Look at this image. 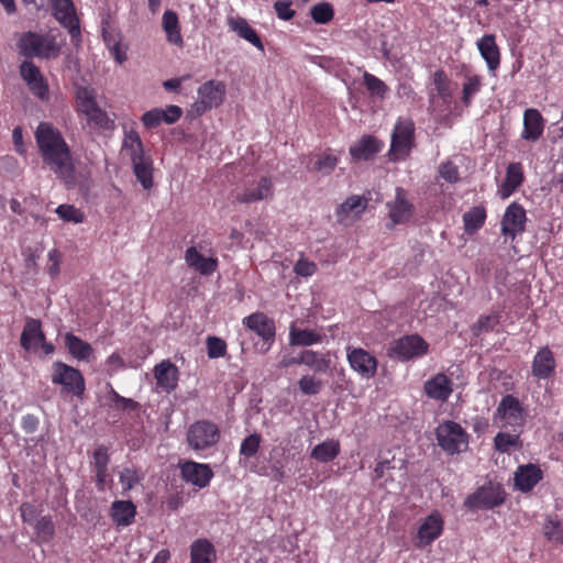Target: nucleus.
Wrapping results in <instances>:
<instances>
[{
	"label": "nucleus",
	"instance_id": "1",
	"mask_svg": "<svg viewBox=\"0 0 563 563\" xmlns=\"http://www.w3.org/2000/svg\"><path fill=\"white\" fill-rule=\"evenodd\" d=\"M34 136L43 163L57 177L70 179L73 155L62 132L49 122H41Z\"/></svg>",
	"mask_w": 563,
	"mask_h": 563
},
{
	"label": "nucleus",
	"instance_id": "2",
	"mask_svg": "<svg viewBox=\"0 0 563 563\" xmlns=\"http://www.w3.org/2000/svg\"><path fill=\"white\" fill-rule=\"evenodd\" d=\"M16 48L26 60L32 58L54 59L60 54V45L56 42L55 36L32 31L20 34Z\"/></svg>",
	"mask_w": 563,
	"mask_h": 563
},
{
	"label": "nucleus",
	"instance_id": "3",
	"mask_svg": "<svg viewBox=\"0 0 563 563\" xmlns=\"http://www.w3.org/2000/svg\"><path fill=\"white\" fill-rule=\"evenodd\" d=\"M415 123L409 118H399L391 133L388 158L390 162L405 161L415 146Z\"/></svg>",
	"mask_w": 563,
	"mask_h": 563
},
{
	"label": "nucleus",
	"instance_id": "4",
	"mask_svg": "<svg viewBox=\"0 0 563 563\" xmlns=\"http://www.w3.org/2000/svg\"><path fill=\"white\" fill-rule=\"evenodd\" d=\"M220 430L209 420H199L192 423L187 431V442L195 451H203L219 442Z\"/></svg>",
	"mask_w": 563,
	"mask_h": 563
},
{
	"label": "nucleus",
	"instance_id": "5",
	"mask_svg": "<svg viewBox=\"0 0 563 563\" xmlns=\"http://www.w3.org/2000/svg\"><path fill=\"white\" fill-rule=\"evenodd\" d=\"M52 383L60 385L64 391L77 397H81L86 388L82 374L63 362L53 364Z\"/></svg>",
	"mask_w": 563,
	"mask_h": 563
},
{
	"label": "nucleus",
	"instance_id": "6",
	"mask_svg": "<svg viewBox=\"0 0 563 563\" xmlns=\"http://www.w3.org/2000/svg\"><path fill=\"white\" fill-rule=\"evenodd\" d=\"M438 444L449 454L460 453L467 448V434L454 421H445L435 430Z\"/></svg>",
	"mask_w": 563,
	"mask_h": 563
},
{
	"label": "nucleus",
	"instance_id": "7",
	"mask_svg": "<svg viewBox=\"0 0 563 563\" xmlns=\"http://www.w3.org/2000/svg\"><path fill=\"white\" fill-rule=\"evenodd\" d=\"M505 501V492L499 485L489 483L477 488L464 500V506L470 510L492 509Z\"/></svg>",
	"mask_w": 563,
	"mask_h": 563
},
{
	"label": "nucleus",
	"instance_id": "8",
	"mask_svg": "<svg viewBox=\"0 0 563 563\" xmlns=\"http://www.w3.org/2000/svg\"><path fill=\"white\" fill-rule=\"evenodd\" d=\"M429 344L418 334L405 335L391 343L388 355L399 361H409L428 353Z\"/></svg>",
	"mask_w": 563,
	"mask_h": 563
},
{
	"label": "nucleus",
	"instance_id": "9",
	"mask_svg": "<svg viewBox=\"0 0 563 563\" xmlns=\"http://www.w3.org/2000/svg\"><path fill=\"white\" fill-rule=\"evenodd\" d=\"M54 18L68 30L74 44L80 41V26L71 0H49Z\"/></svg>",
	"mask_w": 563,
	"mask_h": 563
},
{
	"label": "nucleus",
	"instance_id": "10",
	"mask_svg": "<svg viewBox=\"0 0 563 563\" xmlns=\"http://www.w3.org/2000/svg\"><path fill=\"white\" fill-rule=\"evenodd\" d=\"M199 99L194 107L197 113L202 114L212 108L219 107L225 96V85L222 81L209 80L198 88Z\"/></svg>",
	"mask_w": 563,
	"mask_h": 563
},
{
	"label": "nucleus",
	"instance_id": "11",
	"mask_svg": "<svg viewBox=\"0 0 563 563\" xmlns=\"http://www.w3.org/2000/svg\"><path fill=\"white\" fill-rule=\"evenodd\" d=\"M19 70L30 91L42 101H47L49 99V89L40 68L32 60H23L19 66Z\"/></svg>",
	"mask_w": 563,
	"mask_h": 563
},
{
	"label": "nucleus",
	"instance_id": "12",
	"mask_svg": "<svg viewBox=\"0 0 563 563\" xmlns=\"http://www.w3.org/2000/svg\"><path fill=\"white\" fill-rule=\"evenodd\" d=\"M388 217L393 223L391 228L397 224L407 223L415 212L413 205L408 199V192L401 187L395 190V199L386 205Z\"/></svg>",
	"mask_w": 563,
	"mask_h": 563
},
{
	"label": "nucleus",
	"instance_id": "13",
	"mask_svg": "<svg viewBox=\"0 0 563 563\" xmlns=\"http://www.w3.org/2000/svg\"><path fill=\"white\" fill-rule=\"evenodd\" d=\"M350 366L364 378H372L377 372V360L362 347H346Z\"/></svg>",
	"mask_w": 563,
	"mask_h": 563
},
{
	"label": "nucleus",
	"instance_id": "14",
	"mask_svg": "<svg viewBox=\"0 0 563 563\" xmlns=\"http://www.w3.org/2000/svg\"><path fill=\"white\" fill-rule=\"evenodd\" d=\"M79 98L81 99L82 112L86 114L90 124L102 130H110L113 128V121L110 120L108 114L97 106L90 90H80Z\"/></svg>",
	"mask_w": 563,
	"mask_h": 563
},
{
	"label": "nucleus",
	"instance_id": "15",
	"mask_svg": "<svg viewBox=\"0 0 563 563\" xmlns=\"http://www.w3.org/2000/svg\"><path fill=\"white\" fill-rule=\"evenodd\" d=\"M443 530V520L438 511L431 512L420 525L415 538L416 547L422 549L430 545L440 537Z\"/></svg>",
	"mask_w": 563,
	"mask_h": 563
},
{
	"label": "nucleus",
	"instance_id": "16",
	"mask_svg": "<svg viewBox=\"0 0 563 563\" xmlns=\"http://www.w3.org/2000/svg\"><path fill=\"white\" fill-rule=\"evenodd\" d=\"M526 210L517 202L508 206L501 220V232L506 236L515 238L525 231Z\"/></svg>",
	"mask_w": 563,
	"mask_h": 563
},
{
	"label": "nucleus",
	"instance_id": "17",
	"mask_svg": "<svg viewBox=\"0 0 563 563\" xmlns=\"http://www.w3.org/2000/svg\"><path fill=\"white\" fill-rule=\"evenodd\" d=\"M496 416L509 426H521L523 423V407L512 395L501 398Z\"/></svg>",
	"mask_w": 563,
	"mask_h": 563
},
{
	"label": "nucleus",
	"instance_id": "18",
	"mask_svg": "<svg viewBox=\"0 0 563 563\" xmlns=\"http://www.w3.org/2000/svg\"><path fill=\"white\" fill-rule=\"evenodd\" d=\"M183 478L199 488H203L209 485L213 472L207 464H199L192 461H187L180 466Z\"/></svg>",
	"mask_w": 563,
	"mask_h": 563
},
{
	"label": "nucleus",
	"instance_id": "19",
	"mask_svg": "<svg viewBox=\"0 0 563 563\" xmlns=\"http://www.w3.org/2000/svg\"><path fill=\"white\" fill-rule=\"evenodd\" d=\"M424 394L438 401H446L453 393L452 380L443 373H438L423 385Z\"/></svg>",
	"mask_w": 563,
	"mask_h": 563
},
{
	"label": "nucleus",
	"instance_id": "20",
	"mask_svg": "<svg viewBox=\"0 0 563 563\" xmlns=\"http://www.w3.org/2000/svg\"><path fill=\"white\" fill-rule=\"evenodd\" d=\"M243 323L266 342L275 338V323L263 312H255L243 319Z\"/></svg>",
	"mask_w": 563,
	"mask_h": 563
},
{
	"label": "nucleus",
	"instance_id": "21",
	"mask_svg": "<svg viewBox=\"0 0 563 563\" xmlns=\"http://www.w3.org/2000/svg\"><path fill=\"white\" fill-rule=\"evenodd\" d=\"M383 142L373 135H363L350 147L354 161H369L383 148Z\"/></svg>",
	"mask_w": 563,
	"mask_h": 563
},
{
	"label": "nucleus",
	"instance_id": "22",
	"mask_svg": "<svg viewBox=\"0 0 563 563\" xmlns=\"http://www.w3.org/2000/svg\"><path fill=\"white\" fill-rule=\"evenodd\" d=\"M157 388L170 393L177 387L178 368L170 361H163L154 367Z\"/></svg>",
	"mask_w": 563,
	"mask_h": 563
},
{
	"label": "nucleus",
	"instance_id": "23",
	"mask_svg": "<svg viewBox=\"0 0 563 563\" xmlns=\"http://www.w3.org/2000/svg\"><path fill=\"white\" fill-rule=\"evenodd\" d=\"M544 130V120L539 110L530 108L523 113V130L521 137L529 142L538 141Z\"/></svg>",
	"mask_w": 563,
	"mask_h": 563
},
{
	"label": "nucleus",
	"instance_id": "24",
	"mask_svg": "<svg viewBox=\"0 0 563 563\" xmlns=\"http://www.w3.org/2000/svg\"><path fill=\"white\" fill-rule=\"evenodd\" d=\"M273 196V184L267 177H262L256 185L245 188L243 191L236 194V201L242 203H250L267 199Z\"/></svg>",
	"mask_w": 563,
	"mask_h": 563
},
{
	"label": "nucleus",
	"instance_id": "25",
	"mask_svg": "<svg viewBox=\"0 0 563 563\" xmlns=\"http://www.w3.org/2000/svg\"><path fill=\"white\" fill-rule=\"evenodd\" d=\"M228 26L235 32L241 38L250 42L260 51H264V45L256 31L249 24L246 19L242 16L230 15L227 19Z\"/></svg>",
	"mask_w": 563,
	"mask_h": 563
},
{
	"label": "nucleus",
	"instance_id": "26",
	"mask_svg": "<svg viewBox=\"0 0 563 563\" xmlns=\"http://www.w3.org/2000/svg\"><path fill=\"white\" fill-rule=\"evenodd\" d=\"M555 369V360L552 351L548 347H541L532 362V375L539 379L549 378Z\"/></svg>",
	"mask_w": 563,
	"mask_h": 563
},
{
	"label": "nucleus",
	"instance_id": "27",
	"mask_svg": "<svg viewBox=\"0 0 563 563\" xmlns=\"http://www.w3.org/2000/svg\"><path fill=\"white\" fill-rule=\"evenodd\" d=\"M45 334L42 330V323L38 319L26 318L20 343L25 351L35 349L41 341H44Z\"/></svg>",
	"mask_w": 563,
	"mask_h": 563
},
{
	"label": "nucleus",
	"instance_id": "28",
	"mask_svg": "<svg viewBox=\"0 0 563 563\" xmlns=\"http://www.w3.org/2000/svg\"><path fill=\"white\" fill-rule=\"evenodd\" d=\"M541 479L542 472L533 464L519 466L515 473V485L521 492H530Z\"/></svg>",
	"mask_w": 563,
	"mask_h": 563
},
{
	"label": "nucleus",
	"instance_id": "29",
	"mask_svg": "<svg viewBox=\"0 0 563 563\" xmlns=\"http://www.w3.org/2000/svg\"><path fill=\"white\" fill-rule=\"evenodd\" d=\"M136 508L130 500H115L110 508V516L117 526L128 527L135 518Z\"/></svg>",
	"mask_w": 563,
	"mask_h": 563
},
{
	"label": "nucleus",
	"instance_id": "30",
	"mask_svg": "<svg viewBox=\"0 0 563 563\" xmlns=\"http://www.w3.org/2000/svg\"><path fill=\"white\" fill-rule=\"evenodd\" d=\"M482 57L489 70L495 71L500 64V53L493 34L484 35L477 43Z\"/></svg>",
	"mask_w": 563,
	"mask_h": 563
},
{
	"label": "nucleus",
	"instance_id": "31",
	"mask_svg": "<svg viewBox=\"0 0 563 563\" xmlns=\"http://www.w3.org/2000/svg\"><path fill=\"white\" fill-rule=\"evenodd\" d=\"M523 181V169L520 163H510L506 170V178L499 189L503 199L508 198Z\"/></svg>",
	"mask_w": 563,
	"mask_h": 563
},
{
	"label": "nucleus",
	"instance_id": "32",
	"mask_svg": "<svg viewBox=\"0 0 563 563\" xmlns=\"http://www.w3.org/2000/svg\"><path fill=\"white\" fill-rule=\"evenodd\" d=\"M162 24L166 33L167 41L170 44L181 47L184 45V40L180 34L177 13L172 10H166L163 14Z\"/></svg>",
	"mask_w": 563,
	"mask_h": 563
},
{
	"label": "nucleus",
	"instance_id": "33",
	"mask_svg": "<svg viewBox=\"0 0 563 563\" xmlns=\"http://www.w3.org/2000/svg\"><path fill=\"white\" fill-rule=\"evenodd\" d=\"M185 260L189 266L203 275H209L217 268L216 260L205 257L194 246L186 250Z\"/></svg>",
	"mask_w": 563,
	"mask_h": 563
},
{
	"label": "nucleus",
	"instance_id": "34",
	"mask_svg": "<svg viewBox=\"0 0 563 563\" xmlns=\"http://www.w3.org/2000/svg\"><path fill=\"white\" fill-rule=\"evenodd\" d=\"M368 206V199L364 196H351L342 202L336 209V216L340 222L351 214L360 216Z\"/></svg>",
	"mask_w": 563,
	"mask_h": 563
},
{
	"label": "nucleus",
	"instance_id": "35",
	"mask_svg": "<svg viewBox=\"0 0 563 563\" xmlns=\"http://www.w3.org/2000/svg\"><path fill=\"white\" fill-rule=\"evenodd\" d=\"M65 345L68 352L79 361H89L93 354L91 345L71 332L65 334Z\"/></svg>",
	"mask_w": 563,
	"mask_h": 563
},
{
	"label": "nucleus",
	"instance_id": "36",
	"mask_svg": "<svg viewBox=\"0 0 563 563\" xmlns=\"http://www.w3.org/2000/svg\"><path fill=\"white\" fill-rule=\"evenodd\" d=\"M322 339L323 334L314 330L298 329L295 324H291L289 329V341L291 345L310 346L320 343Z\"/></svg>",
	"mask_w": 563,
	"mask_h": 563
},
{
	"label": "nucleus",
	"instance_id": "37",
	"mask_svg": "<svg viewBox=\"0 0 563 563\" xmlns=\"http://www.w3.org/2000/svg\"><path fill=\"white\" fill-rule=\"evenodd\" d=\"M190 563H211L216 556L213 545L206 539L196 540L191 544Z\"/></svg>",
	"mask_w": 563,
	"mask_h": 563
},
{
	"label": "nucleus",
	"instance_id": "38",
	"mask_svg": "<svg viewBox=\"0 0 563 563\" xmlns=\"http://www.w3.org/2000/svg\"><path fill=\"white\" fill-rule=\"evenodd\" d=\"M299 361L314 373H325L330 368V360L312 350L302 351Z\"/></svg>",
	"mask_w": 563,
	"mask_h": 563
},
{
	"label": "nucleus",
	"instance_id": "39",
	"mask_svg": "<svg viewBox=\"0 0 563 563\" xmlns=\"http://www.w3.org/2000/svg\"><path fill=\"white\" fill-rule=\"evenodd\" d=\"M340 453V443L335 440H327L316 445L310 456L319 462L328 463L333 461Z\"/></svg>",
	"mask_w": 563,
	"mask_h": 563
},
{
	"label": "nucleus",
	"instance_id": "40",
	"mask_svg": "<svg viewBox=\"0 0 563 563\" xmlns=\"http://www.w3.org/2000/svg\"><path fill=\"white\" fill-rule=\"evenodd\" d=\"M58 178L60 180H63L68 188H78L80 194L85 197L88 196V194L91 189V186H92L90 173L89 172H85V173L80 172L79 174H77L75 170L74 161H71L70 179H66L64 177H58Z\"/></svg>",
	"mask_w": 563,
	"mask_h": 563
},
{
	"label": "nucleus",
	"instance_id": "41",
	"mask_svg": "<svg viewBox=\"0 0 563 563\" xmlns=\"http://www.w3.org/2000/svg\"><path fill=\"white\" fill-rule=\"evenodd\" d=\"M133 172L136 179L141 183L144 189H150L153 186V162L151 157H145L139 162L132 163Z\"/></svg>",
	"mask_w": 563,
	"mask_h": 563
},
{
	"label": "nucleus",
	"instance_id": "42",
	"mask_svg": "<svg viewBox=\"0 0 563 563\" xmlns=\"http://www.w3.org/2000/svg\"><path fill=\"white\" fill-rule=\"evenodd\" d=\"M486 219V212L483 207H474L463 216L465 232L472 234L479 230Z\"/></svg>",
	"mask_w": 563,
	"mask_h": 563
},
{
	"label": "nucleus",
	"instance_id": "43",
	"mask_svg": "<svg viewBox=\"0 0 563 563\" xmlns=\"http://www.w3.org/2000/svg\"><path fill=\"white\" fill-rule=\"evenodd\" d=\"M543 534L555 545L563 544V525L558 517H549L543 525Z\"/></svg>",
	"mask_w": 563,
	"mask_h": 563
},
{
	"label": "nucleus",
	"instance_id": "44",
	"mask_svg": "<svg viewBox=\"0 0 563 563\" xmlns=\"http://www.w3.org/2000/svg\"><path fill=\"white\" fill-rule=\"evenodd\" d=\"M363 82L371 97H376L383 100L389 91L388 86L383 80L367 71H364L363 74Z\"/></svg>",
	"mask_w": 563,
	"mask_h": 563
},
{
	"label": "nucleus",
	"instance_id": "45",
	"mask_svg": "<svg viewBox=\"0 0 563 563\" xmlns=\"http://www.w3.org/2000/svg\"><path fill=\"white\" fill-rule=\"evenodd\" d=\"M108 398L115 409L123 411H139L141 408V405L137 401L119 395L112 387L110 388Z\"/></svg>",
	"mask_w": 563,
	"mask_h": 563
},
{
	"label": "nucleus",
	"instance_id": "46",
	"mask_svg": "<svg viewBox=\"0 0 563 563\" xmlns=\"http://www.w3.org/2000/svg\"><path fill=\"white\" fill-rule=\"evenodd\" d=\"M35 532L40 541L49 542L55 533V526L48 516L41 517L36 520Z\"/></svg>",
	"mask_w": 563,
	"mask_h": 563
},
{
	"label": "nucleus",
	"instance_id": "47",
	"mask_svg": "<svg viewBox=\"0 0 563 563\" xmlns=\"http://www.w3.org/2000/svg\"><path fill=\"white\" fill-rule=\"evenodd\" d=\"M298 387L303 395L313 396L321 391L323 382L313 375H303L298 382Z\"/></svg>",
	"mask_w": 563,
	"mask_h": 563
},
{
	"label": "nucleus",
	"instance_id": "48",
	"mask_svg": "<svg viewBox=\"0 0 563 563\" xmlns=\"http://www.w3.org/2000/svg\"><path fill=\"white\" fill-rule=\"evenodd\" d=\"M495 449L501 453L508 452L511 446L520 448L519 435L499 432L494 439Z\"/></svg>",
	"mask_w": 563,
	"mask_h": 563
},
{
	"label": "nucleus",
	"instance_id": "49",
	"mask_svg": "<svg viewBox=\"0 0 563 563\" xmlns=\"http://www.w3.org/2000/svg\"><path fill=\"white\" fill-rule=\"evenodd\" d=\"M310 14L316 23L325 24L333 19L334 12L330 3L321 2L311 8Z\"/></svg>",
	"mask_w": 563,
	"mask_h": 563
},
{
	"label": "nucleus",
	"instance_id": "50",
	"mask_svg": "<svg viewBox=\"0 0 563 563\" xmlns=\"http://www.w3.org/2000/svg\"><path fill=\"white\" fill-rule=\"evenodd\" d=\"M482 87V78L477 75L467 76L466 81L463 85V97L462 100L465 106H470L474 95H476Z\"/></svg>",
	"mask_w": 563,
	"mask_h": 563
},
{
	"label": "nucleus",
	"instance_id": "51",
	"mask_svg": "<svg viewBox=\"0 0 563 563\" xmlns=\"http://www.w3.org/2000/svg\"><path fill=\"white\" fill-rule=\"evenodd\" d=\"M60 219L68 222L81 223L85 220L84 213L73 205H60L56 209Z\"/></svg>",
	"mask_w": 563,
	"mask_h": 563
},
{
	"label": "nucleus",
	"instance_id": "52",
	"mask_svg": "<svg viewBox=\"0 0 563 563\" xmlns=\"http://www.w3.org/2000/svg\"><path fill=\"white\" fill-rule=\"evenodd\" d=\"M433 84L441 98L448 99L451 97L450 80L444 70L439 69L433 74Z\"/></svg>",
	"mask_w": 563,
	"mask_h": 563
},
{
	"label": "nucleus",
	"instance_id": "53",
	"mask_svg": "<svg viewBox=\"0 0 563 563\" xmlns=\"http://www.w3.org/2000/svg\"><path fill=\"white\" fill-rule=\"evenodd\" d=\"M261 444V435L258 433H253L246 437L241 443L240 454L245 457H252L258 451Z\"/></svg>",
	"mask_w": 563,
	"mask_h": 563
},
{
	"label": "nucleus",
	"instance_id": "54",
	"mask_svg": "<svg viewBox=\"0 0 563 563\" xmlns=\"http://www.w3.org/2000/svg\"><path fill=\"white\" fill-rule=\"evenodd\" d=\"M227 343L224 340L217 336H209L207 339V353L210 358H219L225 355Z\"/></svg>",
	"mask_w": 563,
	"mask_h": 563
},
{
	"label": "nucleus",
	"instance_id": "55",
	"mask_svg": "<svg viewBox=\"0 0 563 563\" xmlns=\"http://www.w3.org/2000/svg\"><path fill=\"white\" fill-rule=\"evenodd\" d=\"M338 158L332 154H323L318 157L313 165V170L323 175H329L336 166Z\"/></svg>",
	"mask_w": 563,
	"mask_h": 563
},
{
	"label": "nucleus",
	"instance_id": "56",
	"mask_svg": "<svg viewBox=\"0 0 563 563\" xmlns=\"http://www.w3.org/2000/svg\"><path fill=\"white\" fill-rule=\"evenodd\" d=\"M439 174L445 181L450 184H454L460 180L459 168L451 161H446L440 165Z\"/></svg>",
	"mask_w": 563,
	"mask_h": 563
},
{
	"label": "nucleus",
	"instance_id": "57",
	"mask_svg": "<svg viewBox=\"0 0 563 563\" xmlns=\"http://www.w3.org/2000/svg\"><path fill=\"white\" fill-rule=\"evenodd\" d=\"M163 109L155 108L146 111L142 115L141 121L146 129H154L163 122Z\"/></svg>",
	"mask_w": 563,
	"mask_h": 563
},
{
	"label": "nucleus",
	"instance_id": "58",
	"mask_svg": "<svg viewBox=\"0 0 563 563\" xmlns=\"http://www.w3.org/2000/svg\"><path fill=\"white\" fill-rule=\"evenodd\" d=\"M497 320L493 316H481L477 322L473 325L472 331L475 335L484 332H489L496 325Z\"/></svg>",
	"mask_w": 563,
	"mask_h": 563
},
{
	"label": "nucleus",
	"instance_id": "59",
	"mask_svg": "<svg viewBox=\"0 0 563 563\" xmlns=\"http://www.w3.org/2000/svg\"><path fill=\"white\" fill-rule=\"evenodd\" d=\"M92 464L95 470H108V464L110 461L109 454H108V448L104 445H99L92 455Z\"/></svg>",
	"mask_w": 563,
	"mask_h": 563
},
{
	"label": "nucleus",
	"instance_id": "60",
	"mask_svg": "<svg viewBox=\"0 0 563 563\" xmlns=\"http://www.w3.org/2000/svg\"><path fill=\"white\" fill-rule=\"evenodd\" d=\"M317 271V265L306 258H300L294 266V272L302 277H309Z\"/></svg>",
	"mask_w": 563,
	"mask_h": 563
},
{
	"label": "nucleus",
	"instance_id": "61",
	"mask_svg": "<svg viewBox=\"0 0 563 563\" xmlns=\"http://www.w3.org/2000/svg\"><path fill=\"white\" fill-rule=\"evenodd\" d=\"M291 2L278 0L274 3V9L280 20L288 21L294 18L295 11L290 9Z\"/></svg>",
	"mask_w": 563,
	"mask_h": 563
},
{
	"label": "nucleus",
	"instance_id": "62",
	"mask_svg": "<svg viewBox=\"0 0 563 563\" xmlns=\"http://www.w3.org/2000/svg\"><path fill=\"white\" fill-rule=\"evenodd\" d=\"M120 482L125 490L133 488L135 484L139 482V477L136 473L131 468H124L120 473Z\"/></svg>",
	"mask_w": 563,
	"mask_h": 563
},
{
	"label": "nucleus",
	"instance_id": "63",
	"mask_svg": "<svg viewBox=\"0 0 563 563\" xmlns=\"http://www.w3.org/2000/svg\"><path fill=\"white\" fill-rule=\"evenodd\" d=\"M183 114L181 108L178 106H168L165 110H163V122L167 124H173L177 122Z\"/></svg>",
	"mask_w": 563,
	"mask_h": 563
},
{
	"label": "nucleus",
	"instance_id": "64",
	"mask_svg": "<svg viewBox=\"0 0 563 563\" xmlns=\"http://www.w3.org/2000/svg\"><path fill=\"white\" fill-rule=\"evenodd\" d=\"M48 261L51 265L48 267L49 274L55 277L59 274V264L62 261V255L58 250L54 249L48 252Z\"/></svg>",
	"mask_w": 563,
	"mask_h": 563
}]
</instances>
